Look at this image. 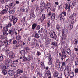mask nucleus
I'll list each match as a JSON object with an SVG mask.
<instances>
[{"mask_svg":"<svg viewBox=\"0 0 78 78\" xmlns=\"http://www.w3.org/2000/svg\"><path fill=\"white\" fill-rule=\"evenodd\" d=\"M8 74L9 76H12L15 74V72L13 70H10L8 71Z\"/></svg>","mask_w":78,"mask_h":78,"instance_id":"9","label":"nucleus"},{"mask_svg":"<svg viewBox=\"0 0 78 78\" xmlns=\"http://www.w3.org/2000/svg\"><path fill=\"white\" fill-rule=\"evenodd\" d=\"M60 26H59V24H57L56 25V29L57 30L59 31V29H60Z\"/></svg>","mask_w":78,"mask_h":78,"instance_id":"47","label":"nucleus"},{"mask_svg":"<svg viewBox=\"0 0 78 78\" xmlns=\"http://www.w3.org/2000/svg\"><path fill=\"white\" fill-rule=\"evenodd\" d=\"M16 39H17V40L18 41H19L20 40V35H17V37H16Z\"/></svg>","mask_w":78,"mask_h":78,"instance_id":"51","label":"nucleus"},{"mask_svg":"<svg viewBox=\"0 0 78 78\" xmlns=\"http://www.w3.org/2000/svg\"><path fill=\"white\" fill-rule=\"evenodd\" d=\"M65 6H66L65 9H66V10H67L68 9V11L69 12V11H70V7H71V5L70 4L68 5L67 4H65Z\"/></svg>","mask_w":78,"mask_h":78,"instance_id":"6","label":"nucleus"},{"mask_svg":"<svg viewBox=\"0 0 78 78\" xmlns=\"http://www.w3.org/2000/svg\"><path fill=\"white\" fill-rule=\"evenodd\" d=\"M7 27H4V28H3V32H7L8 30V29Z\"/></svg>","mask_w":78,"mask_h":78,"instance_id":"36","label":"nucleus"},{"mask_svg":"<svg viewBox=\"0 0 78 78\" xmlns=\"http://www.w3.org/2000/svg\"><path fill=\"white\" fill-rule=\"evenodd\" d=\"M76 1H73V2L72 3V5L73 6H75V5H76Z\"/></svg>","mask_w":78,"mask_h":78,"instance_id":"55","label":"nucleus"},{"mask_svg":"<svg viewBox=\"0 0 78 78\" xmlns=\"http://www.w3.org/2000/svg\"><path fill=\"white\" fill-rule=\"evenodd\" d=\"M6 31H4L3 32V36H4V35H5V36H6V35H7V34H8V33H7Z\"/></svg>","mask_w":78,"mask_h":78,"instance_id":"58","label":"nucleus"},{"mask_svg":"<svg viewBox=\"0 0 78 78\" xmlns=\"http://www.w3.org/2000/svg\"><path fill=\"white\" fill-rule=\"evenodd\" d=\"M46 16V15L43 14H42L41 17L40 18V21L41 22H42L44 21L45 19V17Z\"/></svg>","mask_w":78,"mask_h":78,"instance_id":"14","label":"nucleus"},{"mask_svg":"<svg viewBox=\"0 0 78 78\" xmlns=\"http://www.w3.org/2000/svg\"><path fill=\"white\" fill-rule=\"evenodd\" d=\"M12 8V7L8 6V5H6L5 6V9H3V10H4L5 11H9L10 10H11Z\"/></svg>","mask_w":78,"mask_h":78,"instance_id":"13","label":"nucleus"},{"mask_svg":"<svg viewBox=\"0 0 78 78\" xmlns=\"http://www.w3.org/2000/svg\"><path fill=\"white\" fill-rule=\"evenodd\" d=\"M17 74H20V69H19L17 71Z\"/></svg>","mask_w":78,"mask_h":78,"instance_id":"62","label":"nucleus"},{"mask_svg":"<svg viewBox=\"0 0 78 78\" xmlns=\"http://www.w3.org/2000/svg\"><path fill=\"white\" fill-rule=\"evenodd\" d=\"M32 36H33L34 37H35V38H38L39 37V35L37 33V32L36 31H34V32L33 34H32Z\"/></svg>","mask_w":78,"mask_h":78,"instance_id":"12","label":"nucleus"},{"mask_svg":"<svg viewBox=\"0 0 78 78\" xmlns=\"http://www.w3.org/2000/svg\"><path fill=\"white\" fill-rule=\"evenodd\" d=\"M8 71L7 70H2L1 73L4 75H6Z\"/></svg>","mask_w":78,"mask_h":78,"instance_id":"26","label":"nucleus"},{"mask_svg":"<svg viewBox=\"0 0 78 78\" xmlns=\"http://www.w3.org/2000/svg\"><path fill=\"white\" fill-rule=\"evenodd\" d=\"M15 6V5L14 4V3L13 2L10 3V4H9V5H8V7H11L12 8H13Z\"/></svg>","mask_w":78,"mask_h":78,"instance_id":"23","label":"nucleus"},{"mask_svg":"<svg viewBox=\"0 0 78 78\" xmlns=\"http://www.w3.org/2000/svg\"><path fill=\"white\" fill-rule=\"evenodd\" d=\"M46 26H47L48 27H49L50 26V21H48L47 22V24H46Z\"/></svg>","mask_w":78,"mask_h":78,"instance_id":"50","label":"nucleus"},{"mask_svg":"<svg viewBox=\"0 0 78 78\" xmlns=\"http://www.w3.org/2000/svg\"><path fill=\"white\" fill-rule=\"evenodd\" d=\"M17 66V64L16 63H14L13 64H10L8 65L9 67L11 66L12 67H16Z\"/></svg>","mask_w":78,"mask_h":78,"instance_id":"20","label":"nucleus"},{"mask_svg":"<svg viewBox=\"0 0 78 78\" xmlns=\"http://www.w3.org/2000/svg\"><path fill=\"white\" fill-rule=\"evenodd\" d=\"M61 63H62V66H61V67H59V68H60V71L62 72L63 70V66L66 67V64L64 62H61Z\"/></svg>","mask_w":78,"mask_h":78,"instance_id":"10","label":"nucleus"},{"mask_svg":"<svg viewBox=\"0 0 78 78\" xmlns=\"http://www.w3.org/2000/svg\"><path fill=\"white\" fill-rule=\"evenodd\" d=\"M24 9L23 7H22V8L20 9V12H24Z\"/></svg>","mask_w":78,"mask_h":78,"instance_id":"42","label":"nucleus"},{"mask_svg":"<svg viewBox=\"0 0 78 78\" xmlns=\"http://www.w3.org/2000/svg\"><path fill=\"white\" fill-rule=\"evenodd\" d=\"M44 55L46 56V57H48V60H49V62L48 63H49V65H51L52 64V58L51 57V55L48 54H44Z\"/></svg>","mask_w":78,"mask_h":78,"instance_id":"2","label":"nucleus"},{"mask_svg":"<svg viewBox=\"0 0 78 78\" xmlns=\"http://www.w3.org/2000/svg\"><path fill=\"white\" fill-rule=\"evenodd\" d=\"M50 35L51 38L56 40L57 36H56V35L54 31H51V32H50Z\"/></svg>","mask_w":78,"mask_h":78,"instance_id":"3","label":"nucleus"},{"mask_svg":"<svg viewBox=\"0 0 78 78\" xmlns=\"http://www.w3.org/2000/svg\"><path fill=\"white\" fill-rule=\"evenodd\" d=\"M38 75L41 76H42V74L41 73H40V72H38L37 73V76H38Z\"/></svg>","mask_w":78,"mask_h":78,"instance_id":"59","label":"nucleus"},{"mask_svg":"<svg viewBox=\"0 0 78 78\" xmlns=\"http://www.w3.org/2000/svg\"><path fill=\"white\" fill-rule=\"evenodd\" d=\"M23 58L24 61L27 62V61H29V60L24 55L23 56Z\"/></svg>","mask_w":78,"mask_h":78,"instance_id":"30","label":"nucleus"},{"mask_svg":"<svg viewBox=\"0 0 78 78\" xmlns=\"http://www.w3.org/2000/svg\"><path fill=\"white\" fill-rule=\"evenodd\" d=\"M26 17H23V19H21V21L22 22H23V23H25V19Z\"/></svg>","mask_w":78,"mask_h":78,"instance_id":"38","label":"nucleus"},{"mask_svg":"<svg viewBox=\"0 0 78 78\" xmlns=\"http://www.w3.org/2000/svg\"><path fill=\"white\" fill-rule=\"evenodd\" d=\"M4 44H6V45L7 43L6 41H4L3 42L0 41V47H2V46H3Z\"/></svg>","mask_w":78,"mask_h":78,"instance_id":"18","label":"nucleus"},{"mask_svg":"<svg viewBox=\"0 0 78 78\" xmlns=\"http://www.w3.org/2000/svg\"><path fill=\"white\" fill-rule=\"evenodd\" d=\"M47 12H51V9L50 7H48L47 10Z\"/></svg>","mask_w":78,"mask_h":78,"instance_id":"53","label":"nucleus"},{"mask_svg":"<svg viewBox=\"0 0 78 78\" xmlns=\"http://www.w3.org/2000/svg\"><path fill=\"white\" fill-rule=\"evenodd\" d=\"M41 67L42 69H45V65H44L43 62H41Z\"/></svg>","mask_w":78,"mask_h":78,"instance_id":"24","label":"nucleus"},{"mask_svg":"<svg viewBox=\"0 0 78 78\" xmlns=\"http://www.w3.org/2000/svg\"><path fill=\"white\" fill-rule=\"evenodd\" d=\"M51 41V40L50 39L48 38L47 39V40H46V44L47 43H50Z\"/></svg>","mask_w":78,"mask_h":78,"instance_id":"41","label":"nucleus"},{"mask_svg":"<svg viewBox=\"0 0 78 78\" xmlns=\"http://www.w3.org/2000/svg\"><path fill=\"white\" fill-rule=\"evenodd\" d=\"M73 42H74V44L76 45H77L78 44V40L76 39H75L73 41Z\"/></svg>","mask_w":78,"mask_h":78,"instance_id":"44","label":"nucleus"},{"mask_svg":"<svg viewBox=\"0 0 78 78\" xmlns=\"http://www.w3.org/2000/svg\"><path fill=\"white\" fill-rule=\"evenodd\" d=\"M55 77H58V75H59V73L57 71H55Z\"/></svg>","mask_w":78,"mask_h":78,"instance_id":"45","label":"nucleus"},{"mask_svg":"<svg viewBox=\"0 0 78 78\" xmlns=\"http://www.w3.org/2000/svg\"><path fill=\"white\" fill-rule=\"evenodd\" d=\"M20 53L21 54V55H23L24 54V53H25V51H24V50H22L21 51H20Z\"/></svg>","mask_w":78,"mask_h":78,"instance_id":"52","label":"nucleus"},{"mask_svg":"<svg viewBox=\"0 0 78 78\" xmlns=\"http://www.w3.org/2000/svg\"><path fill=\"white\" fill-rule=\"evenodd\" d=\"M41 28V26L39 25H38L37 26V27H36V29L37 30H40Z\"/></svg>","mask_w":78,"mask_h":78,"instance_id":"40","label":"nucleus"},{"mask_svg":"<svg viewBox=\"0 0 78 78\" xmlns=\"http://www.w3.org/2000/svg\"><path fill=\"white\" fill-rule=\"evenodd\" d=\"M20 43V42H19V43H18L15 45V46H14V48L15 49L17 48H18V47L20 45V44H19Z\"/></svg>","mask_w":78,"mask_h":78,"instance_id":"48","label":"nucleus"},{"mask_svg":"<svg viewBox=\"0 0 78 78\" xmlns=\"http://www.w3.org/2000/svg\"><path fill=\"white\" fill-rule=\"evenodd\" d=\"M8 69L7 66H5L3 64L1 65L0 66V69L2 70H5L6 69Z\"/></svg>","mask_w":78,"mask_h":78,"instance_id":"8","label":"nucleus"},{"mask_svg":"<svg viewBox=\"0 0 78 78\" xmlns=\"http://www.w3.org/2000/svg\"><path fill=\"white\" fill-rule=\"evenodd\" d=\"M42 31H43V28L42 27L40 30L38 31V33H39L40 35H41L42 32Z\"/></svg>","mask_w":78,"mask_h":78,"instance_id":"37","label":"nucleus"},{"mask_svg":"<svg viewBox=\"0 0 78 78\" xmlns=\"http://www.w3.org/2000/svg\"><path fill=\"white\" fill-rule=\"evenodd\" d=\"M12 41V39H10L9 40H6L5 41L7 43L6 44V46H7L8 45H10L11 44V41Z\"/></svg>","mask_w":78,"mask_h":78,"instance_id":"15","label":"nucleus"},{"mask_svg":"<svg viewBox=\"0 0 78 78\" xmlns=\"http://www.w3.org/2000/svg\"><path fill=\"white\" fill-rule=\"evenodd\" d=\"M62 55H61V61H62L66 57V55H65L66 54V49H64L62 50Z\"/></svg>","mask_w":78,"mask_h":78,"instance_id":"5","label":"nucleus"},{"mask_svg":"<svg viewBox=\"0 0 78 78\" xmlns=\"http://www.w3.org/2000/svg\"><path fill=\"white\" fill-rule=\"evenodd\" d=\"M17 20H18L17 18H15L14 19H13V20H12V21H13V23L14 24L16 23L17 22Z\"/></svg>","mask_w":78,"mask_h":78,"instance_id":"46","label":"nucleus"},{"mask_svg":"<svg viewBox=\"0 0 78 78\" xmlns=\"http://www.w3.org/2000/svg\"><path fill=\"white\" fill-rule=\"evenodd\" d=\"M46 5L47 6H49L50 5V3H47V5L44 3V2L41 4V5L40 6V9L41 11V12H42L43 11L44 9H46V8H47V6H46Z\"/></svg>","mask_w":78,"mask_h":78,"instance_id":"1","label":"nucleus"},{"mask_svg":"<svg viewBox=\"0 0 78 78\" xmlns=\"http://www.w3.org/2000/svg\"><path fill=\"white\" fill-rule=\"evenodd\" d=\"M0 2H1L2 3H5V2H8L6 0H0Z\"/></svg>","mask_w":78,"mask_h":78,"instance_id":"49","label":"nucleus"},{"mask_svg":"<svg viewBox=\"0 0 78 78\" xmlns=\"http://www.w3.org/2000/svg\"><path fill=\"white\" fill-rule=\"evenodd\" d=\"M0 39L1 40H3L5 39L6 38V36L5 35H1L0 36Z\"/></svg>","mask_w":78,"mask_h":78,"instance_id":"33","label":"nucleus"},{"mask_svg":"<svg viewBox=\"0 0 78 78\" xmlns=\"http://www.w3.org/2000/svg\"><path fill=\"white\" fill-rule=\"evenodd\" d=\"M35 14L34 12H32L30 15V18L31 19L33 20L34 19Z\"/></svg>","mask_w":78,"mask_h":78,"instance_id":"25","label":"nucleus"},{"mask_svg":"<svg viewBox=\"0 0 78 78\" xmlns=\"http://www.w3.org/2000/svg\"><path fill=\"white\" fill-rule=\"evenodd\" d=\"M4 59L3 56H0V61H2Z\"/></svg>","mask_w":78,"mask_h":78,"instance_id":"60","label":"nucleus"},{"mask_svg":"<svg viewBox=\"0 0 78 78\" xmlns=\"http://www.w3.org/2000/svg\"><path fill=\"white\" fill-rule=\"evenodd\" d=\"M66 53L67 55H68V56H71V50H70V49H67V50L66 51Z\"/></svg>","mask_w":78,"mask_h":78,"instance_id":"17","label":"nucleus"},{"mask_svg":"<svg viewBox=\"0 0 78 78\" xmlns=\"http://www.w3.org/2000/svg\"><path fill=\"white\" fill-rule=\"evenodd\" d=\"M75 22L74 18H72L71 21L69 22V29H72L73 28V26L74 25V23Z\"/></svg>","mask_w":78,"mask_h":78,"instance_id":"4","label":"nucleus"},{"mask_svg":"<svg viewBox=\"0 0 78 78\" xmlns=\"http://www.w3.org/2000/svg\"><path fill=\"white\" fill-rule=\"evenodd\" d=\"M75 65L76 66H77V65L78 66V61H75Z\"/></svg>","mask_w":78,"mask_h":78,"instance_id":"64","label":"nucleus"},{"mask_svg":"<svg viewBox=\"0 0 78 78\" xmlns=\"http://www.w3.org/2000/svg\"><path fill=\"white\" fill-rule=\"evenodd\" d=\"M59 18H60V20L64 21V17L62 15V14H60V15H59Z\"/></svg>","mask_w":78,"mask_h":78,"instance_id":"22","label":"nucleus"},{"mask_svg":"<svg viewBox=\"0 0 78 78\" xmlns=\"http://www.w3.org/2000/svg\"><path fill=\"white\" fill-rule=\"evenodd\" d=\"M36 54L38 56H40L41 55V53L40 52L37 51V54Z\"/></svg>","mask_w":78,"mask_h":78,"instance_id":"56","label":"nucleus"},{"mask_svg":"<svg viewBox=\"0 0 78 78\" xmlns=\"http://www.w3.org/2000/svg\"><path fill=\"white\" fill-rule=\"evenodd\" d=\"M9 12V13L11 14H13L14 13V10H8L7 12Z\"/></svg>","mask_w":78,"mask_h":78,"instance_id":"29","label":"nucleus"},{"mask_svg":"<svg viewBox=\"0 0 78 78\" xmlns=\"http://www.w3.org/2000/svg\"><path fill=\"white\" fill-rule=\"evenodd\" d=\"M20 74H16V75H15L14 76H13V78H17V77H18L19 76H20Z\"/></svg>","mask_w":78,"mask_h":78,"instance_id":"57","label":"nucleus"},{"mask_svg":"<svg viewBox=\"0 0 78 78\" xmlns=\"http://www.w3.org/2000/svg\"><path fill=\"white\" fill-rule=\"evenodd\" d=\"M9 20H10V21H12V20L15 19V17L14 16L10 15L9 17Z\"/></svg>","mask_w":78,"mask_h":78,"instance_id":"19","label":"nucleus"},{"mask_svg":"<svg viewBox=\"0 0 78 78\" xmlns=\"http://www.w3.org/2000/svg\"><path fill=\"white\" fill-rule=\"evenodd\" d=\"M75 16V13H73V14H71L69 17V19H71L72 18H73Z\"/></svg>","mask_w":78,"mask_h":78,"instance_id":"35","label":"nucleus"},{"mask_svg":"<svg viewBox=\"0 0 78 78\" xmlns=\"http://www.w3.org/2000/svg\"><path fill=\"white\" fill-rule=\"evenodd\" d=\"M5 64L8 66L11 64V63H10V59L8 58L5 61Z\"/></svg>","mask_w":78,"mask_h":78,"instance_id":"11","label":"nucleus"},{"mask_svg":"<svg viewBox=\"0 0 78 78\" xmlns=\"http://www.w3.org/2000/svg\"><path fill=\"white\" fill-rule=\"evenodd\" d=\"M39 10V7H37L36 8V11H38Z\"/></svg>","mask_w":78,"mask_h":78,"instance_id":"63","label":"nucleus"},{"mask_svg":"<svg viewBox=\"0 0 78 78\" xmlns=\"http://www.w3.org/2000/svg\"><path fill=\"white\" fill-rule=\"evenodd\" d=\"M55 13H54V14H52V15L51 16V19L53 20H54L55 18Z\"/></svg>","mask_w":78,"mask_h":78,"instance_id":"32","label":"nucleus"},{"mask_svg":"<svg viewBox=\"0 0 78 78\" xmlns=\"http://www.w3.org/2000/svg\"><path fill=\"white\" fill-rule=\"evenodd\" d=\"M11 26H12V24L11 23H9V24H8V25H7V26H6V27H7V28L10 27Z\"/></svg>","mask_w":78,"mask_h":78,"instance_id":"54","label":"nucleus"},{"mask_svg":"<svg viewBox=\"0 0 78 78\" xmlns=\"http://www.w3.org/2000/svg\"><path fill=\"white\" fill-rule=\"evenodd\" d=\"M7 12H8L7 11L3 10H2V11H1V12H0V14L1 16H3V15H4V14L5 13Z\"/></svg>","mask_w":78,"mask_h":78,"instance_id":"21","label":"nucleus"},{"mask_svg":"<svg viewBox=\"0 0 78 78\" xmlns=\"http://www.w3.org/2000/svg\"><path fill=\"white\" fill-rule=\"evenodd\" d=\"M74 71L75 73H78V68H76L74 70Z\"/></svg>","mask_w":78,"mask_h":78,"instance_id":"61","label":"nucleus"},{"mask_svg":"<svg viewBox=\"0 0 78 78\" xmlns=\"http://www.w3.org/2000/svg\"><path fill=\"white\" fill-rule=\"evenodd\" d=\"M9 34H11L12 36L13 34H14V31L11 30H9Z\"/></svg>","mask_w":78,"mask_h":78,"instance_id":"34","label":"nucleus"},{"mask_svg":"<svg viewBox=\"0 0 78 78\" xmlns=\"http://www.w3.org/2000/svg\"><path fill=\"white\" fill-rule=\"evenodd\" d=\"M9 56L12 58H13L14 57V54L13 52H10L9 53Z\"/></svg>","mask_w":78,"mask_h":78,"instance_id":"16","label":"nucleus"},{"mask_svg":"<svg viewBox=\"0 0 78 78\" xmlns=\"http://www.w3.org/2000/svg\"><path fill=\"white\" fill-rule=\"evenodd\" d=\"M65 72H67V73L69 74V71L68 68H67V66H66L65 67V69L64 70V73H65Z\"/></svg>","mask_w":78,"mask_h":78,"instance_id":"28","label":"nucleus"},{"mask_svg":"<svg viewBox=\"0 0 78 78\" xmlns=\"http://www.w3.org/2000/svg\"><path fill=\"white\" fill-rule=\"evenodd\" d=\"M37 43H34V42H33L32 43V47H34L36 45H37Z\"/></svg>","mask_w":78,"mask_h":78,"instance_id":"39","label":"nucleus"},{"mask_svg":"<svg viewBox=\"0 0 78 78\" xmlns=\"http://www.w3.org/2000/svg\"><path fill=\"white\" fill-rule=\"evenodd\" d=\"M62 37H61V40L60 41L62 42V43H64L66 41V34H65L64 35H62Z\"/></svg>","mask_w":78,"mask_h":78,"instance_id":"7","label":"nucleus"},{"mask_svg":"<svg viewBox=\"0 0 78 78\" xmlns=\"http://www.w3.org/2000/svg\"><path fill=\"white\" fill-rule=\"evenodd\" d=\"M36 26H37V24H36L34 23L32 24V29L33 30L36 27Z\"/></svg>","mask_w":78,"mask_h":78,"instance_id":"31","label":"nucleus"},{"mask_svg":"<svg viewBox=\"0 0 78 78\" xmlns=\"http://www.w3.org/2000/svg\"><path fill=\"white\" fill-rule=\"evenodd\" d=\"M51 74L50 73V71H47V72H46V75H47V76L48 75H51Z\"/></svg>","mask_w":78,"mask_h":78,"instance_id":"43","label":"nucleus"},{"mask_svg":"<svg viewBox=\"0 0 78 78\" xmlns=\"http://www.w3.org/2000/svg\"><path fill=\"white\" fill-rule=\"evenodd\" d=\"M51 44L52 45H54L55 47H56L57 45V43L54 42H51Z\"/></svg>","mask_w":78,"mask_h":78,"instance_id":"27","label":"nucleus"}]
</instances>
